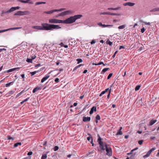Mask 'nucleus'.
Returning a JSON list of instances; mask_svg holds the SVG:
<instances>
[{"label": "nucleus", "instance_id": "obj_1", "mask_svg": "<svg viewBox=\"0 0 159 159\" xmlns=\"http://www.w3.org/2000/svg\"><path fill=\"white\" fill-rule=\"evenodd\" d=\"M42 26H33V29L37 30H53L54 29H58L61 28L59 25L55 24H49L46 23L42 24Z\"/></svg>", "mask_w": 159, "mask_h": 159}, {"label": "nucleus", "instance_id": "obj_2", "mask_svg": "<svg viewBox=\"0 0 159 159\" xmlns=\"http://www.w3.org/2000/svg\"><path fill=\"white\" fill-rule=\"evenodd\" d=\"M82 17V15L81 14H78L74 16H71L66 20H63V23L65 24L73 23H74L77 20L80 19Z\"/></svg>", "mask_w": 159, "mask_h": 159}, {"label": "nucleus", "instance_id": "obj_3", "mask_svg": "<svg viewBox=\"0 0 159 159\" xmlns=\"http://www.w3.org/2000/svg\"><path fill=\"white\" fill-rule=\"evenodd\" d=\"M74 13V11L71 10H68L62 12L57 15L56 17H58L59 16H66L72 15Z\"/></svg>", "mask_w": 159, "mask_h": 159}, {"label": "nucleus", "instance_id": "obj_4", "mask_svg": "<svg viewBox=\"0 0 159 159\" xmlns=\"http://www.w3.org/2000/svg\"><path fill=\"white\" fill-rule=\"evenodd\" d=\"M105 147L106 151L107 152V155L109 156H111L112 155V151L111 148L109 147V145H107L106 143H105Z\"/></svg>", "mask_w": 159, "mask_h": 159}, {"label": "nucleus", "instance_id": "obj_5", "mask_svg": "<svg viewBox=\"0 0 159 159\" xmlns=\"http://www.w3.org/2000/svg\"><path fill=\"white\" fill-rule=\"evenodd\" d=\"M49 22L51 23H63V20L56 19H51L49 20Z\"/></svg>", "mask_w": 159, "mask_h": 159}, {"label": "nucleus", "instance_id": "obj_6", "mask_svg": "<svg viewBox=\"0 0 159 159\" xmlns=\"http://www.w3.org/2000/svg\"><path fill=\"white\" fill-rule=\"evenodd\" d=\"M66 9L65 8H61L59 9H54L47 11H44L43 13L47 14H51L55 12L63 11Z\"/></svg>", "mask_w": 159, "mask_h": 159}, {"label": "nucleus", "instance_id": "obj_7", "mask_svg": "<svg viewBox=\"0 0 159 159\" xmlns=\"http://www.w3.org/2000/svg\"><path fill=\"white\" fill-rule=\"evenodd\" d=\"M102 139L99 137L98 139V142L100 145V147L101 148V149L103 150H104L105 149V143H104L102 141Z\"/></svg>", "mask_w": 159, "mask_h": 159}, {"label": "nucleus", "instance_id": "obj_8", "mask_svg": "<svg viewBox=\"0 0 159 159\" xmlns=\"http://www.w3.org/2000/svg\"><path fill=\"white\" fill-rule=\"evenodd\" d=\"M29 12L28 11H18L14 14V15L22 16L27 15Z\"/></svg>", "mask_w": 159, "mask_h": 159}, {"label": "nucleus", "instance_id": "obj_9", "mask_svg": "<svg viewBox=\"0 0 159 159\" xmlns=\"http://www.w3.org/2000/svg\"><path fill=\"white\" fill-rule=\"evenodd\" d=\"M156 149V148L155 147H154V148H152L151 149H150L149 151H148L147 152V153L146 155H145L143 156V157L144 158H146L150 156V154H151L152 152V151L155 150Z\"/></svg>", "mask_w": 159, "mask_h": 159}, {"label": "nucleus", "instance_id": "obj_10", "mask_svg": "<svg viewBox=\"0 0 159 159\" xmlns=\"http://www.w3.org/2000/svg\"><path fill=\"white\" fill-rule=\"evenodd\" d=\"M22 28L21 27H15V28H11L8 29H7L5 30H0V33L4 32L6 31H7L8 30H16L19 29H20Z\"/></svg>", "mask_w": 159, "mask_h": 159}, {"label": "nucleus", "instance_id": "obj_11", "mask_svg": "<svg viewBox=\"0 0 159 159\" xmlns=\"http://www.w3.org/2000/svg\"><path fill=\"white\" fill-rule=\"evenodd\" d=\"M20 67H17V68H12L11 69H10L9 70H8L7 71V73H9L15 70H17L18 71L20 69Z\"/></svg>", "mask_w": 159, "mask_h": 159}, {"label": "nucleus", "instance_id": "obj_12", "mask_svg": "<svg viewBox=\"0 0 159 159\" xmlns=\"http://www.w3.org/2000/svg\"><path fill=\"white\" fill-rule=\"evenodd\" d=\"M97 111V109H96V107H94V106H93V107L91 109V110H90V111L89 112V114L90 115H92L94 111Z\"/></svg>", "mask_w": 159, "mask_h": 159}, {"label": "nucleus", "instance_id": "obj_13", "mask_svg": "<svg viewBox=\"0 0 159 159\" xmlns=\"http://www.w3.org/2000/svg\"><path fill=\"white\" fill-rule=\"evenodd\" d=\"M91 118L89 117H84L83 118V120L85 122L87 121H89L90 120Z\"/></svg>", "mask_w": 159, "mask_h": 159}, {"label": "nucleus", "instance_id": "obj_14", "mask_svg": "<svg viewBox=\"0 0 159 159\" xmlns=\"http://www.w3.org/2000/svg\"><path fill=\"white\" fill-rule=\"evenodd\" d=\"M50 77L49 75H47L44 77L41 80V82L43 83L47 79Z\"/></svg>", "mask_w": 159, "mask_h": 159}, {"label": "nucleus", "instance_id": "obj_15", "mask_svg": "<svg viewBox=\"0 0 159 159\" xmlns=\"http://www.w3.org/2000/svg\"><path fill=\"white\" fill-rule=\"evenodd\" d=\"M48 152H47L45 153L42 154L41 159H46L47 158V155Z\"/></svg>", "mask_w": 159, "mask_h": 159}, {"label": "nucleus", "instance_id": "obj_16", "mask_svg": "<svg viewBox=\"0 0 159 159\" xmlns=\"http://www.w3.org/2000/svg\"><path fill=\"white\" fill-rule=\"evenodd\" d=\"M122 129V127H120V129L117 132L116 135H121L123 133L121 131V130Z\"/></svg>", "mask_w": 159, "mask_h": 159}, {"label": "nucleus", "instance_id": "obj_17", "mask_svg": "<svg viewBox=\"0 0 159 159\" xmlns=\"http://www.w3.org/2000/svg\"><path fill=\"white\" fill-rule=\"evenodd\" d=\"M41 88L40 87H37L34 88L33 90V93H35L37 91H38L40 90L41 89Z\"/></svg>", "mask_w": 159, "mask_h": 159}, {"label": "nucleus", "instance_id": "obj_18", "mask_svg": "<svg viewBox=\"0 0 159 159\" xmlns=\"http://www.w3.org/2000/svg\"><path fill=\"white\" fill-rule=\"evenodd\" d=\"M157 121V120H151L149 122V125H152Z\"/></svg>", "mask_w": 159, "mask_h": 159}, {"label": "nucleus", "instance_id": "obj_19", "mask_svg": "<svg viewBox=\"0 0 159 159\" xmlns=\"http://www.w3.org/2000/svg\"><path fill=\"white\" fill-rule=\"evenodd\" d=\"M16 89H15V90H12L10 91L9 92H8L6 95H8V96L11 95L13 94L15 92V91L16 90Z\"/></svg>", "mask_w": 159, "mask_h": 159}, {"label": "nucleus", "instance_id": "obj_20", "mask_svg": "<svg viewBox=\"0 0 159 159\" xmlns=\"http://www.w3.org/2000/svg\"><path fill=\"white\" fill-rule=\"evenodd\" d=\"M14 83V81L8 83H7L5 84V87H9L11 85H12Z\"/></svg>", "mask_w": 159, "mask_h": 159}, {"label": "nucleus", "instance_id": "obj_21", "mask_svg": "<svg viewBox=\"0 0 159 159\" xmlns=\"http://www.w3.org/2000/svg\"><path fill=\"white\" fill-rule=\"evenodd\" d=\"M15 11L14 7H11L9 10L7 11V12L11 13Z\"/></svg>", "mask_w": 159, "mask_h": 159}, {"label": "nucleus", "instance_id": "obj_22", "mask_svg": "<svg viewBox=\"0 0 159 159\" xmlns=\"http://www.w3.org/2000/svg\"><path fill=\"white\" fill-rule=\"evenodd\" d=\"M46 2H37L35 3V5H37L40 4H45Z\"/></svg>", "mask_w": 159, "mask_h": 159}, {"label": "nucleus", "instance_id": "obj_23", "mask_svg": "<svg viewBox=\"0 0 159 159\" xmlns=\"http://www.w3.org/2000/svg\"><path fill=\"white\" fill-rule=\"evenodd\" d=\"M112 85H111L110 86V89L109 90V93L107 95V98L108 99L110 97V94H111V87H112Z\"/></svg>", "mask_w": 159, "mask_h": 159}, {"label": "nucleus", "instance_id": "obj_24", "mask_svg": "<svg viewBox=\"0 0 159 159\" xmlns=\"http://www.w3.org/2000/svg\"><path fill=\"white\" fill-rule=\"evenodd\" d=\"M157 11H159V7L154 8L150 11L151 12H156Z\"/></svg>", "mask_w": 159, "mask_h": 159}, {"label": "nucleus", "instance_id": "obj_25", "mask_svg": "<svg viewBox=\"0 0 159 159\" xmlns=\"http://www.w3.org/2000/svg\"><path fill=\"white\" fill-rule=\"evenodd\" d=\"M109 69V68H106L103 69L101 72V74H102L103 73H105L107 70H108Z\"/></svg>", "mask_w": 159, "mask_h": 159}, {"label": "nucleus", "instance_id": "obj_26", "mask_svg": "<svg viewBox=\"0 0 159 159\" xmlns=\"http://www.w3.org/2000/svg\"><path fill=\"white\" fill-rule=\"evenodd\" d=\"M21 145V143L20 142L17 143H15L14 145V147H16L18 146H20Z\"/></svg>", "mask_w": 159, "mask_h": 159}, {"label": "nucleus", "instance_id": "obj_27", "mask_svg": "<svg viewBox=\"0 0 159 159\" xmlns=\"http://www.w3.org/2000/svg\"><path fill=\"white\" fill-rule=\"evenodd\" d=\"M100 15H110V12H105L100 13Z\"/></svg>", "mask_w": 159, "mask_h": 159}, {"label": "nucleus", "instance_id": "obj_28", "mask_svg": "<svg viewBox=\"0 0 159 159\" xmlns=\"http://www.w3.org/2000/svg\"><path fill=\"white\" fill-rule=\"evenodd\" d=\"M24 91V90H22L20 92L17 94L16 97V98H17L19 96H20L23 92Z\"/></svg>", "mask_w": 159, "mask_h": 159}, {"label": "nucleus", "instance_id": "obj_29", "mask_svg": "<svg viewBox=\"0 0 159 159\" xmlns=\"http://www.w3.org/2000/svg\"><path fill=\"white\" fill-rule=\"evenodd\" d=\"M88 134L90 135V136L87 138V140L89 141H90V140L91 141V139H93L92 138L90 134H89L88 133Z\"/></svg>", "mask_w": 159, "mask_h": 159}, {"label": "nucleus", "instance_id": "obj_30", "mask_svg": "<svg viewBox=\"0 0 159 159\" xmlns=\"http://www.w3.org/2000/svg\"><path fill=\"white\" fill-rule=\"evenodd\" d=\"M135 4L134 3L131 2H128V6L132 7V6H134Z\"/></svg>", "mask_w": 159, "mask_h": 159}, {"label": "nucleus", "instance_id": "obj_31", "mask_svg": "<svg viewBox=\"0 0 159 159\" xmlns=\"http://www.w3.org/2000/svg\"><path fill=\"white\" fill-rule=\"evenodd\" d=\"M125 27V25H122L119 26L118 27V28L119 29H124Z\"/></svg>", "mask_w": 159, "mask_h": 159}, {"label": "nucleus", "instance_id": "obj_32", "mask_svg": "<svg viewBox=\"0 0 159 159\" xmlns=\"http://www.w3.org/2000/svg\"><path fill=\"white\" fill-rule=\"evenodd\" d=\"M113 26L112 25H105V24H103L102 25V27H108V26Z\"/></svg>", "mask_w": 159, "mask_h": 159}, {"label": "nucleus", "instance_id": "obj_33", "mask_svg": "<svg viewBox=\"0 0 159 159\" xmlns=\"http://www.w3.org/2000/svg\"><path fill=\"white\" fill-rule=\"evenodd\" d=\"M96 119L97 120H99L100 119V117L99 115H97L96 117Z\"/></svg>", "mask_w": 159, "mask_h": 159}, {"label": "nucleus", "instance_id": "obj_34", "mask_svg": "<svg viewBox=\"0 0 159 159\" xmlns=\"http://www.w3.org/2000/svg\"><path fill=\"white\" fill-rule=\"evenodd\" d=\"M107 43L109 44L110 46H111L112 44V43L109 40H107Z\"/></svg>", "mask_w": 159, "mask_h": 159}, {"label": "nucleus", "instance_id": "obj_35", "mask_svg": "<svg viewBox=\"0 0 159 159\" xmlns=\"http://www.w3.org/2000/svg\"><path fill=\"white\" fill-rule=\"evenodd\" d=\"M140 86L139 85H137L136 86L135 88V91H137L139 90L140 88Z\"/></svg>", "mask_w": 159, "mask_h": 159}, {"label": "nucleus", "instance_id": "obj_36", "mask_svg": "<svg viewBox=\"0 0 159 159\" xmlns=\"http://www.w3.org/2000/svg\"><path fill=\"white\" fill-rule=\"evenodd\" d=\"M37 72L36 71H34L32 72H30V73L31 74V76H33L35 74H36Z\"/></svg>", "mask_w": 159, "mask_h": 159}, {"label": "nucleus", "instance_id": "obj_37", "mask_svg": "<svg viewBox=\"0 0 159 159\" xmlns=\"http://www.w3.org/2000/svg\"><path fill=\"white\" fill-rule=\"evenodd\" d=\"M26 61L28 62L32 63V59H31H31L27 58Z\"/></svg>", "mask_w": 159, "mask_h": 159}, {"label": "nucleus", "instance_id": "obj_38", "mask_svg": "<svg viewBox=\"0 0 159 159\" xmlns=\"http://www.w3.org/2000/svg\"><path fill=\"white\" fill-rule=\"evenodd\" d=\"M142 22L144 24V25H150V22Z\"/></svg>", "mask_w": 159, "mask_h": 159}, {"label": "nucleus", "instance_id": "obj_39", "mask_svg": "<svg viewBox=\"0 0 159 159\" xmlns=\"http://www.w3.org/2000/svg\"><path fill=\"white\" fill-rule=\"evenodd\" d=\"M59 149V147L57 146H55L54 148V151H57Z\"/></svg>", "mask_w": 159, "mask_h": 159}, {"label": "nucleus", "instance_id": "obj_40", "mask_svg": "<svg viewBox=\"0 0 159 159\" xmlns=\"http://www.w3.org/2000/svg\"><path fill=\"white\" fill-rule=\"evenodd\" d=\"M77 61H78L77 64H79V63L81 62L82 61V60L81 59H77Z\"/></svg>", "mask_w": 159, "mask_h": 159}, {"label": "nucleus", "instance_id": "obj_41", "mask_svg": "<svg viewBox=\"0 0 159 159\" xmlns=\"http://www.w3.org/2000/svg\"><path fill=\"white\" fill-rule=\"evenodd\" d=\"M112 73H110L107 77V79H110L112 75Z\"/></svg>", "mask_w": 159, "mask_h": 159}, {"label": "nucleus", "instance_id": "obj_42", "mask_svg": "<svg viewBox=\"0 0 159 159\" xmlns=\"http://www.w3.org/2000/svg\"><path fill=\"white\" fill-rule=\"evenodd\" d=\"M143 140H140L138 141V143L140 145H141L143 143Z\"/></svg>", "mask_w": 159, "mask_h": 159}, {"label": "nucleus", "instance_id": "obj_43", "mask_svg": "<svg viewBox=\"0 0 159 159\" xmlns=\"http://www.w3.org/2000/svg\"><path fill=\"white\" fill-rule=\"evenodd\" d=\"M120 7H118L116 8H114V10H118L120 9Z\"/></svg>", "mask_w": 159, "mask_h": 159}, {"label": "nucleus", "instance_id": "obj_44", "mask_svg": "<svg viewBox=\"0 0 159 159\" xmlns=\"http://www.w3.org/2000/svg\"><path fill=\"white\" fill-rule=\"evenodd\" d=\"M145 31V29L144 28V27H143V28H142V29H141V32L142 33H143Z\"/></svg>", "mask_w": 159, "mask_h": 159}, {"label": "nucleus", "instance_id": "obj_45", "mask_svg": "<svg viewBox=\"0 0 159 159\" xmlns=\"http://www.w3.org/2000/svg\"><path fill=\"white\" fill-rule=\"evenodd\" d=\"M97 24L100 27H102L103 25L101 22L98 23Z\"/></svg>", "mask_w": 159, "mask_h": 159}, {"label": "nucleus", "instance_id": "obj_46", "mask_svg": "<svg viewBox=\"0 0 159 159\" xmlns=\"http://www.w3.org/2000/svg\"><path fill=\"white\" fill-rule=\"evenodd\" d=\"M15 10H19L20 8V7L19 6L16 7H14Z\"/></svg>", "mask_w": 159, "mask_h": 159}, {"label": "nucleus", "instance_id": "obj_47", "mask_svg": "<svg viewBox=\"0 0 159 159\" xmlns=\"http://www.w3.org/2000/svg\"><path fill=\"white\" fill-rule=\"evenodd\" d=\"M95 43L96 41L94 40H93L90 43L91 44H92Z\"/></svg>", "mask_w": 159, "mask_h": 159}, {"label": "nucleus", "instance_id": "obj_48", "mask_svg": "<svg viewBox=\"0 0 159 159\" xmlns=\"http://www.w3.org/2000/svg\"><path fill=\"white\" fill-rule=\"evenodd\" d=\"M32 154H33V152H28V153L27 155L28 156H30V155H32Z\"/></svg>", "mask_w": 159, "mask_h": 159}, {"label": "nucleus", "instance_id": "obj_49", "mask_svg": "<svg viewBox=\"0 0 159 159\" xmlns=\"http://www.w3.org/2000/svg\"><path fill=\"white\" fill-rule=\"evenodd\" d=\"M110 15H114V16H115V15H117V14H116V13H115L110 12Z\"/></svg>", "mask_w": 159, "mask_h": 159}, {"label": "nucleus", "instance_id": "obj_50", "mask_svg": "<svg viewBox=\"0 0 159 159\" xmlns=\"http://www.w3.org/2000/svg\"><path fill=\"white\" fill-rule=\"evenodd\" d=\"M55 81L57 83L58 82H59V79L58 78H56L55 80Z\"/></svg>", "mask_w": 159, "mask_h": 159}, {"label": "nucleus", "instance_id": "obj_51", "mask_svg": "<svg viewBox=\"0 0 159 159\" xmlns=\"http://www.w3.org/2000/svg\"><path fill=\"white\" fill-rule=\"evenodd\" d=\"M21 77L23 78V81H24L25 75L24 74L21 75Z\"/></svg>", "mask_w": 159, "mask_h": 159}, {"label": "nucleus", "instance_id": "obj_52", "mask_svg": "<svg viewBox=\"0 0 159 159\" xmlns=\"http://www.w3.org/2000/svg\"><path fill=\"white\" fill-rule=\"evenodd\" d=\"M117 53V51H116L114 54H113V55L112 56V57L113 58H114L115 57V55H116V54Z\"/></svg>", "mask_w": 159, "mask_h": 159}, {"label": "nucleus", "instance_id": "obj_53", "mask_svg": "<svg viewBox=\"0 0 159 159\" xmlns=\"http://www.w3.org/2000/svg\"><path fill=\"white\" fill-rule=\"evenodd\" d=\"M6 49L4 48H0V52H1L2 51H6Z\"/></svg>", "mask_w": 159, "mask_h": 159}, {"label": "nucleus", "instance_id": "obj_54", "mask_svg": "<svg viewBox=\"0 0 159 159\" xmlns=\"http://www.w3.org/2000/svg\"><path fill=\"white\" fill-rule=\"evenodd\" d=\"M4 11H2L1 16H3L4 15Z\"/></svg>", "mask_w": 159, "mask_h": 159}, {"label": "nucleus", "instance_id": "obj_55", "mask_svg": "<svg viewBox=\"0 0 159 159\" xmlns=\"http://www.w3.org/2000/svg\"><path fill=\"white\" fill-rule=\"evenodd\" d=\"M102 64H103V62L102 61H100L97 64V65H100Z\"/></svg>", "mask_w": 159, "mask_h": 159}, {"label": "nucleus", "instance_id": "obj_56", "mask_svg": "<svg viewBox=\"0 0 159 159\" xmlns=\"http://www.w3.org/2000/svg\"><path fill=\"white\" fill-rule=\"evenodd\" d=\"M8 139H12V140H13V138L12 137H11L10 136H8Z\"/></svg>", "mask_w": 159, "mask_h": 159}, {"label": "nucleus", "instance_id": "obj_57", "mask_svg": "<svg viewBox=\"0 0 159 159\" xmlns=\"http://www.w3.org/2000/svg\"><path fill=\"white\" fill-rule=\"evenodd\" d=\"M36 57V56L35 55H34L33 56H32L31 57V59H32V60L34 59Z\"/></svg>", "mask_w": 159, "mask_h": 159}, {"label": "nucleus", "instance_id": "obj_58", "mask_svg": "<svg viewBox=\"0 0 159 159\" xmlns=\"http://www.w3.org/2000/svg\"><path fill=\"white\" fill-rule=\"evenodd\" d=\"M90 143H91V144H92V146H94V144L93 143V139H91V141H90Z\"/></svg>", "mask_w": 159, "mask_h": 159}, {"label": "nucleus", "instance_id": "obj_59", "mask_svg": "<svg viewBox=\"0 0 159 159\" xmlns=\"http://www.w3.org/2000/svg\"><path fill=\"white\" fill-rule=\"evenodd\" d=\"M122 48H124V47L123 46H121L120 47L119 49H121Z\"/></svg>", "mask_w": 159, "mask_h": 159}, {"label": "nucleus", "instance_id": "obj_60", "mask_svg": "<svg viewBox=\"0 0 159 159\" xmlns=\"http://www.w3.org/2000/svg\"><path fill=\"white\" fill-rule=\"evenodd\" d=\"M138 148H136L133 149V150H131V152H133L135 150L137 149Z\"/></svg>", "mask_w": 159, "mask_h": 159}, {"label": "nucleus", "instance_id": "obj_61", "mask_svg": "<svg viewBox=\"0 0 159 159\" xmlns=\"http://www.w3.org/2000/svg\"><path fill=\"white\" fill-rule=\"evenodd\" d=\"M123 5L124 6H128V2H126V3H124L123 4Z\"/></svg>", "mask_w": 159, "mask_h": 159}, {"label": "nucleus", "instance_id": "obj_62", "mask_svg": "<svg viewBox=\"0 0 159 159\" xmlns=\"http://www.w3.org/2000/svg\"><path fill=\"white\" fill-rule=\"evenodd\" d=\"M29 99V98H28L26 99H25L24 101V102H26Z\"/></svg>", "mask_w": 159, "mask_h": 159}, {"label": "nucleus", "instance_id": "obj_63", "mask_svg": "<svg viewBox=\"0 0 159 159\" xmlns=\"http://www.w3.org/2000/svg\"><path fill=\"white\" fill-rule=\"evenodd\" d=\"M60 45L61 47H63L64 44H63V43L61 42L60 43Z\"/></svg>", "mask_w": 159, "mask_h": 159}, {"label": "nucleus", "instance_id": "obj_64", "mask_svg": "<svg viewBox=\"0 0 159 159\" xmlns=\"http://www.w3.org/2000/svg\"><path fill=\"white\" fill-rule=\"evenodd\" d=\"M77 105V103H76V102L74 103L73 104V105L75 107H76Z\"/></svg>", "mask_w": 159, "mask_h": 159}]
</instances>
